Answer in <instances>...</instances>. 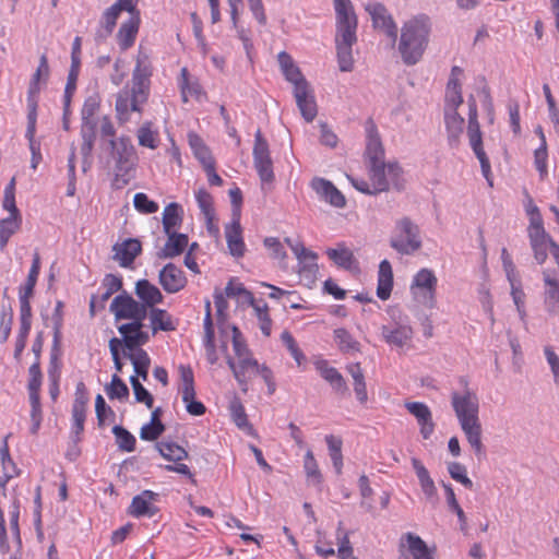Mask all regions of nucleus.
Masks as SVG:
<instances>
[{
  "mask_svg": "<svg viewBox=\"0 0 559 559\" xmlns=\"http://www.w3.org/2000/svg\"><path fill=\"white\" fill-rule=\"evenodd\" d=\"M148 317L153 334H156L158 331L168 332L176 330L171 316L164 309L152 308L148 311Z\"/></svg>",
  "mask_w": 559,
  "mask_h": 559,
  "instance_id": "nucleus-34",
  "label": "nucleus"
},
{
  "mask_svg": "<svg viewBox=\"0 0 559 559\" xmlns=\"http://www.w3.org/2000/svg\"><path fill=\"white\" fill-rule=\"evenodd\" d=\"M139 0H117L109 7L102 16L100 27L96 33L97 39L107 38L114 31L117 20L122 11L130 13V16L136 11Z\"/></svg>",
  "mask_w": 559,
  "mask_h": 559,
  "instance_id": "nucleus-11",
  "label": "nucleus"
},
{
  "mask_svg": "<svg viewBox=\"0 0 559 559\" xmlns=\"http://www.w3.org/2000/svg\"><path fill=\"white\" fill-rule=\"evenodd\" d=\"M130 383L133 389L134 399L138 403H143L147 408H153L154 397L153 395L143 386L138 377L131 376Z\"/></svg>",
  "mask_w": 559,
  "mask_h": 559,
  "instance_id": "nucleus-51",
  "label": "nucleus"
},
{
  "mask_svg": "<svg viewBox=\"0 0 559 559\" xmlns=\"http://www.w3.org/2000/svg\"><path fill=\"white\" fill-rule=\"evenodd\" d=\"M365 9L371 16L373 27L384 32L395 43L397 39V26L384 4L369 2Z\"/></svg>",
  "mask_w": 559,
  "mask_h": 559,
  "instance_id": "nucleus-13",
  "label": "nucleus"
},
{
  "mask_svg": "<svg viewBox=\"0 0 559 559\" xmlns=\"http://www.w3.org/2000/svg\"><path fill=\"white\" fill-rule=\"evenodd\" d=\"M334 340L342 353L360 352V343L346 329L340 328L334 330Z\"/></svg>",
  "mask_w": 559,
  "mask_h": 559,
  "instance_id": "nucleus-42",
  "label": "nucleus"
},
{
  "mask_svg": "<svg viewBox=\"0 0 559 559\" xmlns=\"http://www.w3.org/2000/svg\"><path fill=\"white\" fill-rule=\"evenodd\" d=\"M468 126H467V136L469 145L476 155L477 159L480 163V168L484 177L488 180L489 185L491 186L492 182L489 179L491 167L489 158L484 151L483 147V134L480 131V126L478 122V111H477V104L476 99L473 95L468 97Z\"/></svg>",
  "mask_w": 559,
  "mask_h": 559,
  "instance_id": "nucleus-7",
  "label": "nucleus"
},
{
  "mask_svg": "<svg viewBox=\"0 0 559 559\" xmlns=\"http://www.w3.org/2000/svg\"><path fill=\"white\" fill-rule=\"evenodd\" d=\"M390 246L404 255L415 253L423 246L419 226L409 217L400 218L391 235Z\"/></svg>",
  "mask_w": 559,
  "mask_h": 559,
  "instance_id": "nucleus-6",
  "label": "nucleus"
},
{
  "mask_svg": "<svg viewBox=\"0 0 559 559\" xmlns=\"http://www.w3.org/2000/svg\"><path fill=\"white\" fill-rule=\"evenodd\" d=\"M188 140L195 157L201 164L211 167V163L214 162V159L203 140L194 132L188 134Z\"/></svg>",
  "mask_w": 559,
  "mask_h": 559,
  "instance_id": "nucleus-41",
  "label": "nucleus"
},
{
  "mask_svg": "<svg viewBox=\"0 0 559 559\" xmlns=\"http://www.w3.org/2000/svg\"><path fill=\"white\" fill-rule=\"evenodd\" d=\"M464 118L457 112V110H444V123L450 147H459L464 129Z\"/></svg>",
  "mask_w": 559,
  "mask_h": 559,
  "instance_id": "nucleus-24",
  "label": "nucleus"
},
{
  "mask_svg": "<svg viewBox=\"0 0 559 559\" xmlns=\"http://www.w3.org/2000/svg\"><path fill=\"white\" fill-rule=\"evenodd\" d=\"M451 404L464 432L467 442L474 450L476 456L480 457L485 453L483 443V427L479 420V402L475 393L466 390L463 394L453 392L451 394Z\"/></svg>",
  "mask_w": 559,
  "mask_h": 559,
  "instance_id": "nucleus-1",
  "label": "nucleus"
},
{
  "mask_svg": "<svg viewBox=\"0 0 559 559\" xmlns=\"http://www.w3.org/2000/svg\"><path fill=\"white\" fill-rule=\"evenodd\" d=\"M182 82L180 84L181 98L183 103L188 102L189 96H193L197 99L203 95L202 87L198 82L190 83L188 81V70L186 68L181 69Z\"/></svg>",
  "mask_w": 559,
  "mask_h": 559,
  "instance_id": "nucleus-49",
  "label": "nucleus"
},
{
  "mask_svg": "<svg viewBox=\"0 0 559 559\" xmlns=\"http://www.w3.org/2000/svg\"><path fill=\"white\" fill-rule=\"evenodd\" d=\"M225 237L229 253L236 258L242 257L246 251V245L242 239V229L238 214H234L233 222L226 225Z\"/></svg>",
  "mask_w": 559,
  "mask_h": 559,
  "instance_id": "nucleus-21",
  "label": "nucleus"
},
{
  "mask_svg": "<svg viewBox=\"0 0 559 559\" xmlns=\"http://www.w3.org/2000/svg\"><path fill=\"white\" fill-rule=\"evenodd\" d=\"M403 170L397 163H388L386 164V178L390 181V187L392 186L397 191L404 188L402 180Z\"/></svg>",
  "mask_w": 559,
  "mask_h": 559,
  "instance_id": "nucleus-59",
  "label": "nucleus"
},
{
  "mask_svg": "<svg viewBox=\"0 0 559 559\" xmlns=\"http://www.w3.org/2000/svg\"><path fill=\"white\" fill-rule=\"evenodd\" d=\"M158 281L163 289L168 294L178 293L187 285L183 271L174 263L166 264L159 271Z\"/></svg>",
  "mask_w": 559,
  "mask_h": 559,
  "instance_id": "nucleus-16",
  "label": "nucleus"
},
{
  "mask_svg": "<svg viewBox=\"0 0 559 559\" xmlns=\"http://www.w3.org/2000/svg\"><path fill=\"white\" fill-rule=\"evenodd\" d=\"M412 465L416 473V476L419 480V485L421 487L423 492L428 497L431 498L436 495L437 489L435 486V481L429 475L428 469L424 466L420 460L413 457L412 459Z\"/></svg>",
  "mask_w": 559,
  "mask_h": 559,
  "instance_id": "nucleus-36",
  "label": "nucleus"
},
{
  "mask_svg": "<svg viewBox=\"0 0 559 559\" xmlns=\"http://www.w3.org/2000/svg\"><path fill=\"white\" fill-rule=\"evenodd\" d=\"M143 308L139 301H136L128 293L116 296L110 304V311L115 314L116 320L121 319H139L143 317Z\"/></svg>",
  "mask_w": 559,
  "mask_h": 559,
  "instance_id": "nucleus-14",
  "label": "nucleus"
},
{
  "mask_svg": "<svg viewBox=\"0 0 559 559\" xmlns=\"http://www.w3.org/2000/svg\"><path fill=\"white\" fill-rule=\"evenodd\" d=\"M150 91L135 85L124 86L116 97L115 109L119 122L124 123L130 120L132 112L141 114L143 106L147 103Z\"/></svg>",
  "mask_w": 559,
  "mask_h": 559,
  "instance_id": "nucleus-8",
  "label": "nucleus"
},
{
  "mask_svg": "<svg viewBox=\"0 0 559 559\" xmlns=\"http://www.w3.org/2000/svg\"><path fill=\"white\" fill-rule=\"evenodd\" d=\"M317 253L308 250L305 254L299 255L298 260V274L300 282L307 286L311 287L317 281V274L319 271L317 264Z\"/></svg>",
  "mask_w": 559,
  "mask_h": 559,
  "instance_id": "nucleus-23",
  "label": "nucleus"
},
{
  "mask_svg": "<svg viewBox=\"0 0 559 559\" xmlns=\"http://www.w3.org/2000/svg\"><path fill=\"white\" fill-rule=\"evenodd\" d=\"M157 499L158 493L151 490H143L140 495L132 498L129 507V513L135 518H152L158 512V508L154 506V502L157 501Z\"/></svg>",
  "mask_w": 559,
  "mask_h": 559,
  "instance_id": "nucleus-18",
  "label": "nucleus"
},
{
  "mask_svg": "<svg viewBox=\"0 0 559 559\" xmlns=\"http://www.w3.org/2000/svg\"><path fill=\"white\" fill-rule=\"evenodd\" d=\"M346 371L353 378V386L356 399L360 404H365L368 401L367 384L365 374L362 372L359 362H353L346 366Z\"/></svg>",
  "mask_w": 559,
  "mask_h": 559,
  "instance_id": "nucleus-30",
  "label": "nucleus"
},
{
  "mask_svg": "<svg viewBox=\"0 0 559 559\" xmlns=\"http://www.w3.org/2000/svg\"><path fill=\"white\" fill-rule=\"evenodd\" d=\"M29 380L27 384L28 394H39L43 373L39 360H36L28 369Z\"/></svg>",
  "mask_w": 559,
  "mask_h": 559,
  "instance_id": "nucleus-56",
  "label": "nucleus"
},
{
  "mask_svg": "<svg viewBox=\"0 0 559 559\" xmlns=\"http://www.w3.org/2000/svg\"><path fill=\"white\" fill-rule=\"evenodd\" d=\"M214 304H215V308H216L218 328L221 331H224L225 326H227L226 310L228 308V302L223 293H221L218 290L215 292Z\"/></svg>",
  "mask_w": 559,
  "mask_h": 559,
  "instance_id": "nucleus-57",
  "label": "nucleus"
},
{
  "mask_svg": "<svg viewBox=\"0 0 559 559\" xmlns=\"http://www.w3.org/2000/svg\"><path fill=\"white\" fill-rule=\"evenodd\" d=\"M280 68L285 79L294 85V96L302 118L307 122L313 121L318 114L317 103L310 84L286 51L277 56Z\"/></svg>",
  "mask_w": 559,
  "mask_h": 559,
  "instance_id": "nucleus-3",
  "label": "nucleus"
},
{
  "mask_svg": "<svg viewBox=\"0 0 559 559\" xmlns=\"http://www.w3.org/2000/svg\"><path fill=\"white\" fill-rule=\"evenodd\" d=\"M448 472L454 480L461 483L465 488H473V481L467 477L466 467L463 464L450 462L448 463Z\"/></svg>",
  "mask_w": 559,
  "mask_h": 559,
  "instance_id": "nucleus-54",
  "label": "nucleus"
},
{
  "mask_svg": "<svg viewBox=\"0 0 559 559\" xmlns=\"http://www.w3.org/2000/svg\"><path fill=\"white\" fill-rule=\"evenodd\" d=\"M195 198H197L198 205H199L201 212L203 213V215L205 216L206 221H209V222L213 221L214 209H213V199H212L211 194L207 191H205L204 189H200L197 192Z\"/></svg>",
  "mask_w": 559,
  "mask_h": 559,
  "instance_id": "nucleus-55",
  "label": "nucleus"
},
{
  "mask_svg": "<svg viewBox=\"0 0 559 559\" xmlns=\"http://www.w3.org/2000/svg\"><path fill=\"white\" fill-rule=\"evenodd\" d=\"M431 21L426 14H418L406 21L401 28L399 52L406 66L418 63L429 44Z\"/></svg>",
  "mask_w": 559,
  "mask_h": 559,
  "instance_id": "nucleus-2",
  "label": "nucleus"
},
{
  "mask_svg": "<svg viewBox=\"0 0 559 559\" xmlns=\"http://www.w3.org/2000/svg\"><path fill=\"white\" fill-rule=\"evenodd\" d=\"M366 156L369 159V165L384 163V148L377 127L372 122L367 127Z\"/></svg>",
  "mask_w": 559,
  "mask_h": 559,
  "instance_id": "nucleus-26",
  "label": "nucleus"
},
{
  "mask_svg": "<svg viewBox=\"0 0 559 559\" xmlns=\"http://www.w3.org/2000/svg\"><path fill=\"white\" fill-rule=\"evenodd\" d=\"M405 538L413 559H435L432 550L428 548L427 544L419 536L407 533Z\"/></svg>",
  "mask_w": 559,
  "mask_h": 559,
  "instance_id": "nucleus-39",
  "label": "nucleus"
},
{
  "mask_svg": "<svg viewBox=\"0 0 559 559\" xmlns=\"http://www.w3.org/2000/svg\"><path fill=\"white\" fill-rule=\"evenodd\" d=\"M229 411L235 425L240 429H251L245 407L239 397H234L229 404Z\"/></svg>",
  "mask_w": 559,
  "mask_h": 559,
  "instance_id": "nucleus-47",
  "label": "nucleus"
},
{
  "mask_svg": "<svg viewBox=\"0 0 559 559\" xmlns=\"http://www.w3.org/2000/svg\"><path fill=\"white\" fill-rule=\"evenodd\" d=\"M253 165L262 183H272L275 179L273 160L267 141L262 136L260 130L254 135Z\"/></svg>",
  "mask_w": 559,
  "mask_h": 559,
  "instance_id": "nucleus-9",
  "label": "nucleus"
},
{
  "mask_svg": "<svg viewBox=\"0 0 559 559\" xmlns=\"http://www.w3.org/2000/svg\"><path fill=\"white\" fill-rule=\"evenodd\" d=\"M336 13V53L338 68L342 72H350L354 68L352 47L356 43L357 17L352 9H338Z\"/></svg>",
  "mask_w": 559,
  "mask_h": 559,
  "instance_id": "nucleus-4",
  "label": "nucleus"
},
{
  "mask_svg": "<svg viewBox=\"0 0 559 559\" xmlns=\"http://www.w3.org/2000/svg\"><path fill=\"white\" fill-rule=\"evenodd\" d=\"M139 144L148 148H156L158 145L157 132L152 131V122L147 121L138 130Z\"/></svg>",
  "mask_w": 559,
  "mask_h": 559,
  "instance_id": "nucleus-52",
  "label": "nucleus"
},
{
  "mask_svg": "<svg viewBox=\"0 0 559 559\" xmlns=\"http://www.w3.org/2000/svg\"><path fill=\"white\" fill-rule=\"evenodd\" d=\"M404 406L416 418L421 437L428 440L436 427L430 408L423 402H406Z\"/></svg>",
  "mask_w": 559,
  "mask_h": 559,
  "instance_id": "nucleus-17",
  "label": "nucleus"
},
{
  "mask_svg": "<svg viewBox=\"0 0 559 559\" xmlns=\"http://www.w3.org/2000/svg\"><path fill=\"white\" fill-rule=\"evenodd\" d=\"M99 107L100 96L97 92L92 93L84 99L81 109V138H87V140L96 138L98 120L95 115L98 112Z\"/></svg>",
  "mask_w": 559,
  "mask_h": 559,
  "instance_id": "nucleus-12",
  "label": "nucleus"
},
{
  "mask_svg": "<svg viewBox=\"0 0 559 559\" xmlns=\"http://www.w3.org/2000/svg\"><path fill=\"white\" fill-rule=\"evenodd\" d=\"M316 368L320 376L330 383L333 390L338 394H347L348 386L342 373L334 367L330 366L326 360H320L316 364Z\"/></svg>",
  "mask_w": 559,
  "mask_h": 559,
  "instance_id": "nucleus-27",
  "label": "nucleus"
},
{
  "mask_svg": "<svg viewBox=\"0 0 559 559\" xmlns=\"http://www.w3.org/2000/svg\"><path fill=\"white\" fill-rule=\"evenodd\" d=\"M165 431L163 423H148L141 428L140 438L146 441H155Z\"/></svg>",
  "mask_w": 559,
  "mask_h": 559,
  "instance_id": "nucleus-63",
  "label": "nucleus"
},
{
  "mask_svg": "<svg viewBox=\"0 0 559 559\" xmlns=\"http://www.w3.org/2000/svg\"><path fill=\"white\" fill-rule=\"evenodd\" d=\"M123 356L131 360L135 372L134 376L138 377V379L141 378L143 381H146L151 365V358L147 353L144 349L139 348L134 353H127L123 350Z\"/></svg>",
  "mask_w": 559,
  "mask_h": 559,
  "instance_id": "nucleus-32",
  "label": "nucleus"
},
{
  "mask_svg": "<svg viewBox=\"0 0 559 559\" xmlns=\"http://www.w3.org/2000/svg\"><path fill=\"white\" fill-rule=\"evenodd\" d=\"M370 183L372 192L378 194L386 191L390 188V181L386 178V164H372L369 165Z\"/></svg>",
  "mask_w": 559,
  "mask_h": 559,
  "instance_id": "nucleus-35",
  "label": "nucleus"
},
{
  "mask_svg": "<svg viewBox=\"0 0 559 559\" xmlns=\"http://www.w3.org/2000/svg\"><path fill=\"white\" fill-rule=\"evenodd\" d=\"M463 104L462 87L459 79H449L444 98V110H457Z\"/></svg>",
  "mask_w": 559,
  "mask_h": 559,
  "instance_id": "nucleus-38",
  "label": "nucleus"
},
{
  "mask_svg": "<svg viewBox=\"0 0 559 559\" xmlns=\"http://www.w3.org/2000/svg\"><path fill=\"white\" fill-rule=\"evenodd\" d=\"M437 277L429 269H421L414 276L412 292L415 298L426 307L432 308L436 304Z\"/></svg>",
  "mask_w": 559,
  "mask_h": 559,
  "instance_id": "nucleus-10",
  "label": "nucleus"
},
{
  "mask_svg": "<svg viewBox=\"0 0 559 559\" xmlns=\"http://www.w3.org/2000/svg\"><path fill=\"white\" fill-rule=\"evenodd\" d=\"M153 73L150 56L142 48L139 49L135 67L132 72L131 85H135L143 90L150 91L151 76Z\"/></svg>",
  "mask_w": 559,
  "mask_h": 559,
  "instance_id": "nucleus-19",
  "label": "nucleus"
},
{
  "mask_svg": "<svg viewBox=\"0 0 559 559\" xmlns=\"http://www.w3.org/2000/svg\"><path fill=\"white\" fill-rule=\"evenodd\" d=\"M325 442L328 444L330 457L332 460L335 472L337 475H340L342 473V467H343V455H342L343 441L338 437L329 435L325 437Z\"/></svg>",
  "mask_w": 559,
  "mask_h": 559,
  "instance_id": "nucleus-44",
  "label": "nucleus"
},
{
  "mask_svg": "<svg viewBox=\"0 0 559 559\" xmlns=\"http://www.w3.org/2000/svg\"><path fill=\"white\" fill-rule=\"evenodd\" d=\"M282 342L285 344L287 349L289 350L293 358L296 360L298 365H301L305 356L302 352L299 349L297 343L295 342L293 335L288 331H284L281 335Z\"/></svg>",
  "mask_w": 559,
  "mask_h": 559,
  "instance_id": "nucleus-64",
  "label": "nucleus"
},
{
  "mask_svg": "<svg viewBox=\"0 0 559 559\" xmlns=\"http://www.w3.org/2000/svg\"><path fill=\"white\" fill-rule=\"evenodd\" d=\"M22 223L21 215H10L0 221V249H4L10 237L16 233Z\"/></svg>",
  "mask_w": 559,
  "mask_h": 559,
  "instance_id": "nucleus-43",
  "label": "nucleus"
},
{
  "mask_svg": "<svg viewBox=\"0 0 559 559\" xmlns=\"http://www.w3.org/2000/svg\"><path fill=\"white\" fill-rule=\"evenodd\" d=\"M414 331L409 324L392 323L382 325L381 336L392 347L404 348L409 345Z\"/></svg>",
  "mask_w": 559,
  "mask_h": 559,
  "instance_id": "nucleus-15",
  "label": "nucleus"
},
{
  "mask_svg": "<svg viewBox=\"0 0 559 559\" xmlns=\"http://www.w3.org/2000/svg\"><path fill=\"white\" fill-rule=\"evenodd\" d=\"M544 282L546 285L544 304L546 310L555 314L559 306V281L552 278L548 272H544Z\"/></svg>",
  "mask_w": 559,
  "mask_h": 559,
  "instance_id": "nucleus-31",
  "label": "nucleus"
},
{
  "mask_svg": "<svg viewBox=\"0 0 559 559\" xmlns=\"http://www.w3.org/2000/svg\"><path fill=\"white\" fill-rule=\"evenodd\" d=\"M239 362L237 364L236 371V380L240 385H246L248 373H255L257 370H260V365L258 361L246 355L243 357H238Z\"/></svg>",
  "mask_w": 559,
  "mask_h": 559,
  "instance_id": "nucleus-45",
  "label": "nucleus"
},
{
  "mask_svg": "<svg viewBox=\"0 0 559 559\" xmlns=\"http://www.w3.org/2000/svg\"><path fill=\"white\" fill-rule=\"evenodd\" d=\"M62 308L63 302L57 301L53 313L51 316L52 328H53V347L57 348L61 336L62 328Z\"/></svg>",
  "mask_w": 559,
  "mask_h": 559,
  "instance_id": "nucleus-62",
  "label": "nucleus"
},
{
  "mask_svg": "<svg viewBox=\"0 0 559 559\" xmlns=\"http://www.w3.org/2000/svg\"><path fill=\"white\" fill-rule=\"evenodd\" d=\"M304 468L309 478H312L317 483L321 481L322 476L311 450H308L305 454Z\"/></svg>",
  "mask_w": 559,
  "mask_h": 559,
  "instance_id": "nucleus-61",
  "label": "nucleus"
},
{
  "mask_svg": "<svg viewBox=\"0 0 559 559\" xmlns=\"http://www.w3.org/2000/svg\"><path fill=\"white\" fill-rule=\"evenodd\" d=\"M140 25V12L136 10L126 22H123L118 31L117 40L122 50L130 48L135 40Z\"/></svg>",
  "mask_w": 559,
  "mask_h": 559,
  "instance_id": "nucleus-28",
  "label": "nucleus"
},
{
  "mask_svg": "<svg viewBox=\"0 0 559 559\" xmlns=\"http://www.w3.org/2000/svg\"><path fill=\"white\" fill-rule=\"evenodd\" d=\"M106 393L110 400H124L129 396V388L118 374H114L111 382L106 386Z\"/></svg>",
  "mask_w": 559,
  "mask_h": 559,
  "instance_id": "nucleus-53",
  "label": "nucleus"
},
{
  "mask_svg": "<svg viewBox=\"0 0 559 559\" xmlns=\"http://www.w3.org/2000/svg\"><path fill=\"white\" fill-rule=\"evenodd\" d=\"M114 257L112 259L118 261L120 266L129 267L133 264L135 258L141 253L142 246L140 240L135 238H129L121 243H116L112 247Z\"/></svg>",
  "mask_w": 559,
  "mask_h": 559,
  "instance_id": "nucleus-20",
  "label": "nucleus"
},
{
  "mask_svg": "<svg viewBox=\"0 0 559 559\" xmlns=\"http://www.w3.org/2000/svg\"><path fill=\"white\" fill-rule=\"evenodd\" d=\"M134 207L143 214H153L158 211V204L147 198L143 192H139L133 198Z\"/></svg>",
  "mask_w": 559,
  "mask_h": 559,
  "instance_id": "nucleus-58",
  "label": "nucleus"
},
{
  "mask_svg": "<svg viewBox=\"0 0 559 559\" xmlns=\"http://www.w3.org/2000/svg\"><path fill=\"white\" fill-rule=\"evenodd\" d=\"M110 155L115 160V183L121 188L129 183L132 171L138 162L134 145L129 136L122 135L118 139H109Z\"/></svg>",
  "mask_w": 559,
  "mask_h": 559,
  "instance_id": "nucleus-5",
  "label": "nucleus"
},
{
  "mask_svg": "<svg viewBox=\"0 0 559 559\" xmlns=\"http://www.w3.org/2000/svg\"><path fill=\"white\" fill-rule=\"evenodd\" d=\"M326 254L340 267L350 270L356 264L353 252L344 246L336 249L330 248L326 250Z\"/></svg>",
  "mask_w": 559,
  "mask_h": 559,
  "instance_id": "nucleus-40",
  "label": "nucleus"
},
{
  "mask_svg": "<svg viewBox=\"0 0 559 559\" xmlns=\"http://www.w3.org/2000/svg\"><path fill=\"white\" fill-rule=\"evenodd\" d=\"M547 142L544 141L534 152V164L542 178L547 176Z\"/></svg>",
  "mask_w": 559,
  "mask_h": 559,
  "instance_id": "nucleus-60",
  "label": "nucleus"
},
{
  "mask_svg": "<svg viewBox=\"0 0 559 559\" xmlns=\"http://www.w3.org/2000/svg\"><path fill=\"white\" fill-rule=\"evenodd\" d=\"M312 189L326 202L335 207H344L346 204L343 193L329 180L314 178L311 182Z\"/></svg>",
  "mask_w": 559,
  "mask_h": 559,
  "instance_id": "nucleus-22",
  "label": "nucleus"
},
{
  "mask_svg": "<svg viewBox=\"0 0 559 559\" xmlns=\"http://www.w3.org/2000/svg\"><path fill=\"white\" fill-rule=\"evenodd\" d=\"M135 295L141 300V305L145 306V309L155 308V305L163 302L164 296L151 282L147 280H140L135 283Z\"/></svg>",
  "mask_w": 559,
  "mask_h": 559,
  "instance_id": "nucleus-25",
  "label": "nucleus"
},
{
  "mask_svg": "<svg viewBox=\"0 0 559 559\" xmlns=\"http://www.w3.org/2000/svg\"><path fill=\"white\" fill-rule=\"evenodd\" d=\"M530 245L534 253V259L538 264L545 263L548 257L547 248L550 247L552 238L547 234L531 235Z\"/></svg>",
  "mask_w": 559,
  "mask_h": 559,
  "instance_id": "nucleus-37",
  "label": "nucleus"
},
{
  "mask_svg": "<svg viewBox=\"0 0 559 559\" xmlns=\"http://www.w3.org/2000/svg\"><path fill=\"white\" fill-rule=\"evenodd\" d=\"M167 235L164 247L157 252L159 259H173L180 255L188 246L189 238L186 234L173 231Z\"/></svg>",
  "mask_w": 559,
  "mask_h": 559,
  "instance_id": "nucleus-29",
  "label": "nucleus"
},
{
  "mask_svg": "<svg viewBox=\"0 0 559 559\" xmlns=\"http://www.w3.org/2000/svg\"><path fill=\"white\" fill-rule=\"evenodd\" d=\"M29 404H31V420H32V427H31V433L36 435L40 428L41 421H43V409H41V403H40V395L39 394H28Z\"/></svg>",
  "mask_w": 559,
  "mask_h": 559,
  "instance_id": "nucleus-48",
  "label": "nucleus"
},
{
  "mask_svg": "<svg viewBox=\"0 0 559 559\" xmlns=\"http://www.w3.org/2000/svg\"><path fill=\"white\" fill-rule=\"evenodd\" d=\"M112 433L116 437L117 444L120 450L126 452L134 451L136 441L132 433L121 426H115L112 428Z\"/></svg>",
  "mask_w": 559,
  "mask_h": 559,
  "instance_id": "nucleus-50",
  "label": "nucleus"
},
{
  "mask_svg": "<svg viewBox=\"0 0 559 559\" xmlns=\"http://www.w3.org/2000/svg\"><path fill=\"white\" fill-rule=\"evenodd\" d=\"M183 211L176 202L169 203L163 211V228L165 234L176 231L175 228L182 224Z\"/></svg>",
  "mask_w": 559,
  "mask_h": 559,
  "instance_id": "nucleus-33",
  "label": "nucleus"
},
{
  "mask_svg": "<svg viewBox=\"0 0 559 559\" xmlns=\"http://www.w3.org/2000/svg\"><path fill=\"white\" fill-rule=\"evenodd\" d=\"M156 448L160 455L168 461L180 462L188 457V452L174 442L162 441L156 444Z\"/></svg>",
  "mask_w": 559,
  "mask_h": 559,
  "instance_id": "nucleus-46",
  "label": "nucleus"
}]
</instances>
